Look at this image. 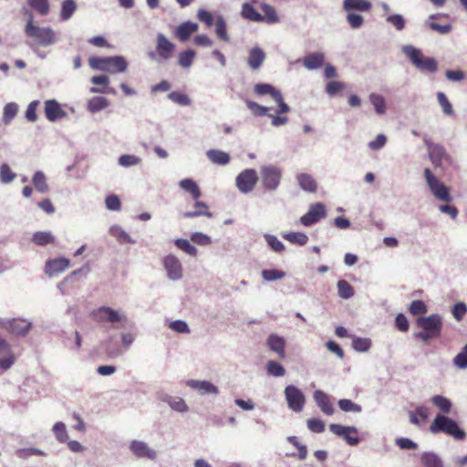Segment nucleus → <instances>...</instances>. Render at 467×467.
Returning a JSON list of instances; mask_svg holds the SVG:
<instances>
[{
	"label": "nucleus",
	"instance_id": "obj_22",
	"mask_svg": "<svg viewBox=\"0 0 467 467\" xmlns=\"http://www.w3.org/2000/svg\"><path fill=\"white\" fill-rule=\"evenodd\" d=\"M198 30V25L191 21L183 22L178 26L175 31L176 37L184 42L190 38V36Z\"/></svg>",
	"mask_w": 467,
	"mask_h": 467
},
{
	"label": "nucleus",
	"instance_id": "obj_64",
	"mask_svg": "<svg viewBox=\"0 0 467 467\" xmlns=\"http://www.w3.org/2000/svg\"><path fill=\"white\" fill-rule=\"evenodd\" d=\"M451 312L453 317L456 320L461 321L467 313V306L462 302L456 303L453 306Z\"/></svg>",
	"mask_w": 467,
	"mask_h": 467
},
{
	"label": "nucleus",
	"instance_id": "obj_38",
	"mask_svg": "<svg viewBox=\"0 0 467 467\" xmlns=\"http://www.w3.org/2000/svg\"><path fill=\"white\" fill-rule=\"evenodd\" d=\"M431 402L434 406L439 408L442 413H449L452 406L451 400L441 395L433 396Z\"/></svg>",
	"mask_w": 467,
	"mask_h": 467
},
{
	"label": "nucleus",
	"instance_id": "obj_33",
	"mask_svg": "<svg viewBox=\"0 0 467 467\" xmlns=\"http://www.w3.org/2000/svg\"><path fill=\"white\" fill-rule=\"evenodd\" d=\"M180 186L189 192L193 200L197 201L201 197V191L197 183L192 179H184L180 182Z\"/></svg>",
	"mask_w": 467,
	"mask_h": 467
},
{
	"label": "nucleus",
	"instance_id": "obj_2",
	"mask_svg": "<svg viewBox=\"0 0 467 467\" xmlns=\"http://www.w3.org/2000/svg\"><path fill=\"white\" fill-rule=\"evenodd\" d=\"M431 433H445L455 440L462 441L466 438V432L460 428L459 424L452 419L438 414L430 426Z\"/></svg>",
	"mask_w": 467,
	"mask_h": 467
},
{
	"label": "nucleus",
	"instance_id": "obj_28",
	"mask_svg": "<svg viewBox=\"0 0 467 467\" xmlns=\"http://www.w3.org/2000/svg\"><path fill=\"white\" fill-rule=\"evenodd\" d=\"M343 6L347 11H368L371 9V3L368 0H344Z\"/></svg>",
	"mask_w": 467,
	"mask_h": 467
},
{
	"label": "nucleus",
	"instance_id": "obj_63",
	"mask_svg": "<svg viewBox=\"0 0 467 467\" xmlns=\"http://www.w3.org/2000/svg\"><path fill=\"white\" fill-rule=\"evenodd\" d=\"M169 99L173 102L186 106L190 104V99L183 93L179 91H172L169 94Z\"/></svg>",
	"mask_w": 467,
	"mask_h": 467
},
{
	"label": "nucleus",
	"instance_id": "obj_55",
	"mask_svg": "<svg viewBox=\"0 0 467 467\" xmlns=\"http://www.w3.org/2000/svg\"><path fill=\"white\" fill-rule=\"evenodd\" d=\"M265 239L273 251L281 253L285 250V245L283 243L279 241L275 235L265 234Z\"/></svg>",
	"mask_w": 467,
	"mask_h": 467
},
{
	"label": "nucleus",
	"instance_id": "obj_24",
	"mask_svg": "<svg viewBox=\"0 0 467 467\" xmlns=\"http://www.w3.org/2000/svg\"><path fill=\"white\" fill-rule=\"evenodd\" d=\"M107 67L109 69H106L107 72L109 73H122L127 69V62L123 57L116 56V57H108Z\"/></svg>",
	"mask_w": 467,
	"mask_h": 467
},
{
	"label": "nucleus",
	"instance_id": "obj_19",
	"mask_svg": "<svg viewBox=\"0 0 467 467\" xmlns=\"http://www.w3.org/2000/svg\"><path fill=\"white\" fill-rule=\"evenodd\" d=\"M313 398L317 405L325 414L332 415L334 413L333 404L327 393L318 389L314 392Z\"/></svg>",
	"mask_w": 467,
	"mask_h": 467
},
{
	"label": "nucleus",
	"instance_id": "obj_61",
	"mask_svg": "<svg viewBox=\"0 0 467 467\" xmlns=\"http://www.w3.org/2000/svg\"><path fill=\"white\" fill-rule=\"evenodd\" d=\"M140 162V158L135 155H121L119 159V165L123 167H130L137 165Z\"/></svg>",
	"mask_w": 467,
	"mask_h": 467
},
{
	"label": "nucleus",
	"instance_id": "obj_13",
	"mask_svg": "<svg viewBox=\"0 0 467 467\" xmlns=\"http://www.w3.org/2000/svg\"><path fill=\"white\" fill-rule=\"evenodd\" d=\"M162 265L171 280L176 281L182 277L183 269L181 261L173 254L163 257Z\"/></svg>",
	"mask_w": 467,
	"mask_h": 467
},
{
	"label": "nucleus",
	"instance_id": "obj_10",
	"mask_svg": "<svg viewBox=\"0 0 467 467\" xmlns=\"http://www.w3.org/2000/svg\"><path fill=\"white\" fill-rule=\"evenodd\" d=\"M89 317L93 321L97 323H115L119 322L124 318V317L121 316L118 311L112 309L109 306H101L94 309L89 313Z\"/></svg>",
	"mask_w": 467,
	"mask_h": 467
},
{
	"label": "nucleus",
	"instance_id": "obj_27",
	"mask_svg": "<svg viewBox=\"0 0 467 467\" xmlns=\"http://www.w3.org/2000/svg\"><path fill=\"white\" fill-rule=\"evenodd\" d=\"M410 423L420 426L425 422L429 417L428 409L424 406H419L415 410L409 412Z\"/></svg>",
	"mask_w": 467,
	"mask_h": 467
},
{
	"label": "nucleus",
	"instance_id": "obj_20",
	"mask_svg": "<svg viewBox=\"0 0 467 467\" xmlns=\"http://www.w3.org/2000/svg\"><path fill=\"white\" fill-rule=\"evenodd\" d=\"M266 345L270 350L275 352L280 358L285 357V341L282 337L271 334L267 338Z\"/></svg>",
	"mask_w": 467,
	"mask_h": 467
},
{
	"label": "nucleus",
	"instance_id": "obj_46",
	"mask_svg": "<svg viewBox=\"0 0 467 467\" xmlns=\"http://www.w3.org/2000/svg\"><path fill=\"white\" fill-rule=\"evenodd\" d=\"M77 5L76 3L73 0H65L62 3V8H61V18L63 20L69 19L74 12L76 11Z\"/></svg>",
	"mask_w": 467,
	"mask_h": 467
},
{
	"label": "nucleus",
	"instance_id": "obj_23",
	"mask_svg": "<svg viewBox=\"0 0 467 467\" xmlns=\"http://www.w3.org/2000/svg\"><path fill=\"white\" fill-rule=\"evenodd\" d=\"M187 385L190 388L198 390L202 395L218 393L217 387L210 381L191 379L187 382Z\"/></svg>",
	"mask_w": 467,
	"mask_h": 467
},
{
	"label": "nucleus",
	"instance_id": "obj_48",
	"mask_svg": "<svg viewBox=\"0 0 467 467\" xmlns=\"http://www.w3.org/2000/svg\"><path fill=\"white\" fill-rule=\"evenodd\" d=\"M267 372L268 374L274 376V377H282L285 374V368L275 360H270L267 362L266 365Z\"/></svg>",
	"mask_w": 467,
	"mask_h": 467
},
{
	"label": "nucleus",
	"instance_id": "obj_59",
	"mask_svg": "<svg viewBox=\"0 0 467 467\" xmlns=\"http://www.w3.org/2000/svg\"><path fill=\"white\" fill-rule=\"evenodd\" d=\"M247 108L253 112L255 116H265L268 115V108L259 105L256 102L246 100L245 101Z\"/></svg>",
	"mask_w": 467,
	"mask_h": 467
},
{
	"label": "nucleus",
	"instance_id": "obj_42",
	"mask_svg": "<svg viewBox=\"0 0 467 467\" xmlns=\"http://www.w3.org/2000/svg\"><path fill=\"white\" fill-rule=\"evenodd\" d=\"M29 328L30 324L23 319H14L10 323V330L15 334L24 335L29 330Z\"/></svg>",
	"mask_w": 467,
	"mask_h": 467
},
{
	"label": "nucleus",
	"instance_id": "obj_58",
	"mask_svg": "<svg viewBox=\"0 0 467 467\" xmlns=\"http://www.w3.org/2000/svg\"><path fill=\"white\" fill-rule=\"evenodd\" d=\"M339 408L344 411H354V412H359L361 411V407L356 403H354L352 400L348 399H343L338 401Z\"/></svg>",
	"mask_w": 467,
	"mask_h": 467
},
{
	"label": "nucleus",
	"instance_id": "obj_53",
	"mask_svg": "<svg viewBox=\"0 0 467 467\" xmlns=\"http://www.w3.org/2000/svg\"><path fill=\"white\" fill-rule=\"evenodd\" d=\"M108 57H91L88 59V64L90 67L93 69H98L101 71H106L109 69L107 67Z\"/></svg>",
	"mask_w": 467,
	"mask_h": 467
},
{
	"label": "nucleus",
	"instance_id": "obj_30",
	"mask_svg": "<svg viewBox=\"0 0 467 467\" xmlns=\"http://www.w3.org/2000/svg\"><path fill=\"white\" fill-rule=\"evenodd\" d=\"M206 155L213 164L225 165L230 161L229 154L220 150H209Z\"/></svg>",
	"mask_w": 467,
	"mask_h": 467
},
{
	"label": "nucleus",
	"instance_id": "obj_31",
	"mask_svg": "<svg viewBox=\"0 0 467 467\" xmlns=\"http://www.w3.org/2000/svg\"><path fill=\"white\" fill-rule=\"evenodd\" d=\"M297 182L304 191L309 192H317V185L311 175L306 173H301L297 176Z\"/></svg>",
	"mask_w": 467,
	"mask_h": 467
},
{
	"label": "nucleus",
	"instance_id": "obj_26",
	"mask_svg": "<svg viewBox=\"0 0 467 467\" xmlns=\"http://www.w3.org/2000/svg\"><path fill=\"white\" fill-rule=\"evenodd\" d=\"M265 59V52L259 47H254L249 51L248 65L255 70L258 69Z\"/></svg>",
	"mask_w": 467,
	"mask_h": 467
},
{
	"label": "nucleus",
	"instance_id": "obj_17",
	"mask_svg": "<svg viewBox=\"0 0 467 467\" xmlns=\"http://www.w3.org/2000/svg\"><path fill=\"white\" fill-rule=\"evenodd\" d=\"M16 358L6 341L0 337V368L7 370L15 363Z\"/></svg>",
	"mask_w": 467,
	"mask_h": 467
},
{
	"label": "nucleus",
	"instance_id": "obj_47",
	"mask_svg": "<svg viewBox=\"0 0 467 467\" xmlns=\"http://www.w3.org/2000/svg\"><path fill=\"white\" fill-rule=\"evenodd\" d=\"M18 106L14 103H7L4 108V115H3V121L5 124L10 123V121L16 117L17 114Z\"/></svg>",
	"mask_w": 467,
	"mask_h": 467
},
{
	"label": "nucleus",
	"instance_id": "obj_39",
	"mask_svg": "<svg viewBox=\"0 0 467 467\" xmlns=\"http://www.w3.org/2000/svg\"><path fill=\"white\" fill-rule=\"evenodd\" d=\"M109 105V101L104 97H93L88 100V108L90 112H98Z\"/></svg>",
	"mask_w": 467,
	"mask_h": 467
},
{
	"label": "nucleus",
	"instance_id": "obj_49",
	"mask_svg": "<svg viewBox=\"0 0 467 467\" xmlns=\"http://www.w3.org/2000/svg\"><path fill=\"white\" fill-rule=\"evenodd\" d=\"M16 174L12 171L8 164L4 163L0 166V181L3 183H9L15 180Z\"/></svg>",
	"mask_w": 467,
	"mask_h": 467
},
{
	"label": "nucleus",
	"instance_id": "obj_43",
	"mask_svg": "<svg viewBox=\"0 0 467 467\" xmlns=\"http://www.w3.org/2000/svg\"><path fill=\"white\" fill-rule=\"evenodd\" d=\"M27 3L41 16H47L49 13L50 6L48 0H27Z\"/></svg>",
	"mask_w": 467,
	"mask_h": 467
},
{
	"label": "nucleus",
	"instance_id": "obj_4",
	"mask_svg": "<svg viewBox=\"0 0 467 467\" xmlns=\"http://www.w3.org/2000/svg\"><path fill=\"white\" fill-rule=\"evenodd\" d=\"M25 33L27 36L33 38L36 44L48 46L55 42L56 36L50 27H40L33 23V16L30 14L29 20L25 27Z\"/></svg>",
	"mask_w": 467,
	"mask_h": 467
},
{
	"label": "nucleus",
	"instance_id": "obj_16",
	"mask_svg": "<svg viewBox=\"0 0 467 467\" xmlns=\"http://www.w3.org/2000/svg\"><path fill=\"white\" fill-rule=\"evenodd\" d=\"M45 115L49 121H56L67 115L60 104L55 99L45 102Z\"/></svg>",
	"mask_w": 467,
	"mask_h": 467
},
{
	"label": "nucleus",
	"instance_id": "obj_37",
	"mask_svg": "<svg viewBox=\"0 0 467 467\" xmlns=\"http://www.w3.org/2000/svg\"><path fill=\"white\" fill-rule=\"evenodd\" d=\"M32 242L40 246H44L55 242L54 236L49 232H36L32 236Z\"/></svg>",
	"mask_w": 467,
	"mask_h": 467
},
{
	"label": "nucleus",
	"instance_id": "obj_21",
	"mask_svg": "<svg viewBox=\"0 0 467 467\" xmlns=\"http://www.w3.org/2000/svg\"><path fill=\"white\" fill-rule=\"evenodd\" d=\"M69 266V260L67 258H56L46 263V273L52 276L65 271Z\"/></svg>",
	"mask_w": 467,
	"mask_h": 467
},
{
	"label": "nucleus",
	"instance_id": "obj_32",
	"mask_svg": "<svg viewBox=\"0 0 467 467\" xmlns=\"http://www.w3.org/2000/svg\"><path fill=\"white\" fill-rule=\"evenodd\" d=\"M260 9L263 12V14H261L262 21L267 24H275L279 21V17L272 5L264 3L260 5Z\"/></svg>",
	"mask_w": 467,
	"mask_h": 467
},
{
	"label": "nucleus",
	"instance_id": "obj_60",
	"mask_svg": "<svg viewBox=\"0 0 467 467\" xmlns=\"http://www.w3.org/2000/svg\"><path fill=\"white\" fill-rule=\"evenodd\" d=\"M168 403L172 410L179 411V412H184L188 410V406L185 403V401L182 398H179V397L170 398V400H168Z\"/></svg>",
	"mask_w": 467,
	"mask_h": 467
},
{
	"label": "nucleus",
	"instance_id": "obj_6",
	"mask_svg": "<svg viewBox=\"0 0 467 467\" xmlns=\"http://www.w3.org/2000/svg\"><path fill=\"white\" fill-rule=\"evenodd\" d=\"M261 180L264 188L267 191H275L280 184L282 171L275 166H263L260 169Z\"/></svg>",
	"mask_w": 467,
	"mask_h": 467
},
{
	"label": "nucleus",
	"instance_id": "obj_5",
	"mask_svg": "<svg viewBox=\"0 0 467 467\" xmlns=\"http://www.w3.org/2000/svg\"><path fill=\"white\" fill-rule=\"evenodd\" d=\"M424 177L426 179L427 184L434 195V197L445 202H450L452 200V197L450 193V190L443 182L439 181L431 172L429 168L424 170Z\"/></svg>",
	"mask_w": 467,
	"mask_h": 467
},
{
	"label": "nucleus",
	"instance_id": "obj_3",
	"mask_svg": "<svg viewBox=\"0 0 467 467\" xmlns=\"http://www.w3.org/2000/svg\"><path fill=\"white\" fill-rule=\"evenodd\" d=\"M403 52L419 70L431 73L437 71V61L433 57H424L420 49L406 46L403 47Z\"/></svg>",
	"mask_w": 467,
	"mask_h": 467
},
{
	"label": "nucleus",
	"instance_id": "obj_9",
	"mask_svg": "<svg viewBox=\"0 0 467 467\" xmlns=\"http://www.w3.org/2000/svg\"><path fill=\"white\" fill-rule=\"evenodd\" d=\"M424 143L427 146L429 157L435 167H441L443 162L451 161L443 146L433 143L428 139H424Z\"/></svg>",
	"mask_w": 467,
	"mask_h": 467
},
{
	"label": "nucleus",
	"instance_id": "obj_7",
	"mask_svg": "<svg viewBox=\"0 0 467 467\" xmlns=\"http://www.w3.org/2000/svg\"><path fill=\"white\" fill-rule=\"evenodd\" d=\"M254 92L259 96L270 95L278 104L279 109L276 111L278 115L287 113L290 108L284 102L283 96L280 91L276 90L273 86L266 83H260L254 86Z\"/></svg>",
	"mask_w": 467,
	"mask_h": 467
},
{
	"label": "nucleus",
	"instance_id": "obj_62",
	"mask_svg": "<svg viewBox=\"0 0 467 467\" xmlns=\"http://www.w3.org/2000/svg\"><path fill=\"white\" fill-rule=\"evenodd\" d=\"M454 365L460 368H467V344L453 359Z\"/></svg>",
	"mask_w": 467,
	"mask_h": 467
},
{
	"label": "nucleus",
	"instance_id": "obj_36",
	"mask_svg": "<svg viewBox=\"0 0 467 467\" xmlns=\"http://www.w3.org/2000/svg\"><path fill=\"white\" fill-rule=\"evenodd\" d=\"M32 182L36 190L39 192L45 193L49 190V187L47 183V178L45 174L40 171L35 172L32 178Z\"/></svg>",
	"mask_w": 467,
	"mask_h": 467
},
{
	"label": "nucleus",
	"instance_id": "obj_25",
	"mask_svg": "<svg viewBox=\"0 0 467 467\" xmlns=\"http://www.w3.org/2000/svg\"><path fill=\"white\" fill-rule=\"evenodd\" d=\"M193 211L185 212L183 213L184 218H194L199 216H206L208 218L213 217V213L209 212L207 204L203 202L196 201L193 206Z\"/></svg>",
	"mask_w": 467,
	"mask_h": 467
},
{
	"label": "nucleus",
	"instance_id": "obj_52",
	"mask_svg": "<svg viewBox=\"0 0 467 467\" xmlns=\"http://www.w3.org/2000/svg\"><path fill=\"white\" fill-rule=\"evenodd\" d=\"M175 245L185 252L186 254L196 256L197 249L190 244V242L186 239H176L174 242Z\"/></svg>",
	"mask_w": 467,
	"mask_h": 467
},
{
	"label": "nucleus",
	"instance_id": "obj_1",
	"mask_svg": "<svg viewBox=\"0 0 467 467\" xmlns=\"http://www.w3.org/2000/svg\"><path fill=\"white\" fill-rule=\"evenodd\" d=\"M417 326L422 331L415 334V337L427 342L441 336L442 329V319L438 314H431L428 317H420L417 319Z\"/></svg>",
	"mask_w": 467,
	"mask_h": 467
},
{
	"label": "nucleus",
	"instance_id": "obj_29",
	"mask_svg": "<svg viewBox=\"0 0 467 467\" xmlns=\"http://www.w3.org/2000/svg\"><path fill=\"white\" fill-rule=\"evenodd\" d=\"M304 66L307 69H317L324 63V55L322 53H311L304 57Z\"/></svg>",
	"mask_w": 467,
	"mask_h": 467
},
{
	"label": "nucleus",
	"instance_id": "obj_15",
	"mask_svg": "<svg viewBox=\"0 0 467 467\" xmlns=\"http://www.w3.org/2000/svg\"><path fill=\"white\" fill-rule=\"evenodd\" d=\"M130 450L137 458L154 460L157 457L156 451L150 449L146 442L140 441H132L130 444Z\"/></svg>",
	"mask_w": 467,
	"mask_h": 467
},
{
	"label": "nucleus",
	"instance_id": "obj_50",
	"mask_svg": "<svg viewBox=\"0 0 467 467\" xmlns=\"http://www.w3.org/2000/svg\"><path fill=\"white\" fill-rule=\"evenodd\" d=\"M262 276L266 281H275L285 276V273L278 269H265L262 271Z\"/></svg>",
	"mask_w": 467,
	"mask_h": 467
},
{
	"label": "nucleus",
	"instance_id": "obj_51",
	"mask_svg": "<svg viewBox=\"0 0 467 467\" xmlns=\"http://www.w3.org/2000/svg\"><path fill=\"white\" fill-rule=\"evenodd\" d=\"M215 34L217 36L225 42L229 41V36L226 31V24L223 17H218L215 23Z\"/></svg>",
	"mask_w": 467,
	"mask_h": 467
},
{
	"label": "nucleus",
	"instance_id": "obj_12",
	"mask_svg": "<svg viewBox=\"0 0 467 467\" xmlns=\"http://www.w3.org/2000/svg\"><path fill=\"white\" fill-rule=\"evenodd\" d=\"M327 211L326 207L321 202H316L310 205L309 211L300 218V223L304 226H311L322 218L326 217Z\"/></svg>",
	"mask_w": 467,
	"mask_h": 467
},
{
	"label": "nucleus",
	"instance_id": "obj_54",
	"mask_svg": "<svg viewBox=\"0 0 467 467\" xmlns=\"http://www.w3.org/2000/svg\"><path fill=\"white\" fill-rule=\"evenodd\" d=\"M53 431L59 442H65L67 439L66 425L59 421L53 426Z\"/></svg>",
	"mask_w": 467,
	"mask_h": 467
},
{
	"label": "nucleus",
	"instance_id": "obj_40",
	"mask_svg": "<svg viewBox=\"0 0 467 467\" xmlns=\"http://www.w3.org/2000/svg\"><path fill=\"white\" fill-rule=\"evenodd\" d=\"M338 296L343 299H348L354 296V288L346 280H339L337 282Z\"/></svg>",
	"mask_w": 467,
	"mask_h": 467
},
{
	"label": "nucleus",
	"instance_id": "obj_18",
	"mask_svg": "<svg viewBox=\"0 0 467 467\" xmlns=\"http://www.w3.org/2000/svg\"><path fill=\"white\" fill-rule=\"evenodd\" d=\"M157 52L163 59L171 57L175 49V46L164 35L159 34L157 36Z\"/></svg>",
	"mask_w": 467,
	"mask_h": 467
},
{
	"label": "nucleus",
	"instance_id": "obj_57",
	"mask_svg": "<svg viewBox=\"0 0 467 467\" xmlns=\"http://www.w3.org/2000/svg\"><path fill=\"white\" fill-rule=\"evenodd\" d=\"M409 311L411 315H422L427 312V306L422 300H414L411 302Z\"/></svg>",
	"mask_w": 467,
	"mask_h": 467
},
{
	"label": "nucleus",
	"instance_id": "obj_35",
	"mask_svg": "<svg viewBox=\"0 0 467 467\" xmlns=\"http://www.w3.org/2000/svg\"><path fill=\"white\" fill-rule=\"evenodd\" d=\"M421 463L425 467H443L440 457L433 452H424L420 456Z\"/></svg>",
	"mask_w": 467,
	"mask_h": 467
},
{
	"label": "nucleus",
	"instance_id": "obj_41",
	"mask_svg": "<svg viewBox=\"0 0 467 467\" xmlns=\"http://www.w3.org/2000/svg\"><path fill=\"white\" fill-rule=\"evenodd\" d=\"M283 237L292 244H296L299 245H305L308 242V237L304 233L298 232H290L285 234Z\"/></svg>",
	"mask_w": 467,
	"mask_h": 467
},
{
	"label": "nucleus",
	"instance_id": "obj_44",
	"mask_svg": "<svg viewBox=\"0 0 467 467\" xmlns=\"http://www.w3.org/2000/svg\"><path fill=\"white\" fill-rule=\"evenodd\" d=\"M195 55V51L192 49L181 52L178 57L179 65L185 68L190 67L193 62Z\"/></svg>",
	"mask_w": 467,
	"mask_h": 467
},
{
	"label": "nucleus",
	"instance_id": "obj_45",
	"mask_svg": "<svg viewBox=\"0 0 467 467\" xmlns=\"http://www.w3.org/2000/svg\"><path fill=\"white\" fill-rule=\"evenodd\" d=\"M369 100L373 104L378 114H384L386 112V102L381 95L372 93L369 96Z\"/></svg>",
	"mask_w": 467,
	"mask_h": 467
},
{
	"label": "nucleus",
	"instance_id": "obj_11",
	"mask_svg": "<svg viewBox=\"0 0 467 467\" xmlns=\"http://www.w3.org/2000/svg\"><path fill=\"white\" fill-rule=\"evenodd\" d=\"M257 182L258 176L254 169H246L236 177V186L244 193L252 192Z\"/></svg>",
	"mask_w": 467,
	"mask_h": 467
},
{
	"label": "nucleus",
	"instance_id": "obj_14",
	"mask_svg": "<svg viewBox=\"0 0 467 467\" xmlns=\"http://www.w3.org/2000/svg\"><path fill=\"white\" fill-rule=\"evenodd\" d=\"M329 430L336 435L343 437L348 444L354 446L359 442V438L357 436H351L350 433L357 434L358 430L352 426H343L337 423L329 425Z\"/></svg>",
	"mask_w": 467,
	"mask_h": 467
},
{
	"label": "nucleus",
	"instance_id": "obj_8",
	"mask_svg": "<svg viewBox=\"0 0 467 467\" xmlns=\"http://www.w3.org/2000/svg\"><path fill=\"white\" fill-rule=\"evenodd\" d=\"M285 396L289 409L295 412H300L306 404L304 393L296 386L288 385L285 389Z\"/></svg>",
	"mask_w": 467,
	"mask_h": 467
},
{
	"label": "nucleus",
	"instance_id": "obj_34",
	"mask_svg": "<svg viewBox=\"0 0 467 467\" xmlns=\"http://www.w3.org/2000/svg\"><path fill=\"white\" fill-rule=\"evenodd\" d=\"M242 16L245 19L254 22H262V15L249 3H244L242 6Z\"/></svg>",
	"mask_w": 467,
	"mask_h": 467
},
{
	"label": "nucleus",
	"instance_id": "obj_56",
	"mask_svg": "<svg viewBox=\"0 0 467 467\" xmlns=\"http://www.w3.org/2000/svg\"><path fill=\"white\" fill-rule=\"evenodd\" d=\"M437 98L444 114L449 116L453 115L452 106L449 99H447V97L445 96V94L442 92H438Z\"/></svg>",
	"mask_w": 467,
	"mask_h": 467
}]
</instances>
